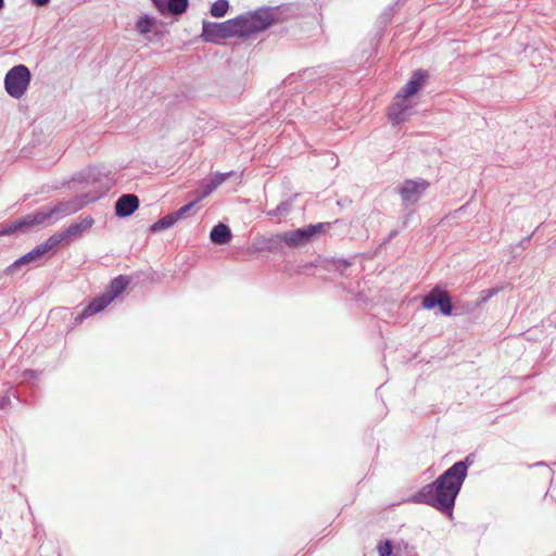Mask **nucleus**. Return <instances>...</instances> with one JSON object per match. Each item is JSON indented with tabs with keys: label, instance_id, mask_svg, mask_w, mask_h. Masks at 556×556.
<instances>
[{
	"label": "nucleus",
	"instance_id": "11",
	"mask_svg": "<svg viewBox=\"0 0 556 556\" xmlns=\"http://www.w3.org/2000/svg\"><path fill=\"white\" fill-rule=\"evenodd\" d=\"M139 198L134 193H125L115 202V215L124 218L130 216L139 207Z\"/></svg>",
	"mask_w": 556,
	"mask_h": 556
},
{
	"label": "nucleus",
	"instance_id": "26",
	"mask_svg": "<svg viewBox=\"0 0 556 556\" xmlns=\"http://www.w3.org/2000/svg\"><path fill=\"white\" fill-rule=\"evenodd\" d=\"M197 204V201H191L185 205H182L180 208H178L175 212H172L173 216L175 217L176 222L184 218Z\"/></svg>",
	"mask_w": 556,
	"mask_h": 556
},
{
	"label": "nucleus",
	"instance_id": "19",
	"mask_svg": "<svg viewBox=\"0 0 556 556\" xmlns=\"http://www.w3.org/2000/svg\"><path fill=\"white\" fill-rule=\"evenodd\" d=\"M473 464V455L469 454L465 459L456 462L448 469L453 475L465 481L469 467Z\"/></svg>",
	"mask_w": 556,
	"mask_h": 556
},
{
	"label": "nucleus",
	"instance_id": "13",
	"mask_svg": "<svg viewBox=\"0 0 556 556\" xmlns=\"http://www.w3.org/2000/svg\"><path fill=\"white\" fill-rule=\"evenodd\" d=\"M47 252L43 250L41 244L36 245L29 252L17 258L10 266H8L4 270L7 275H12L16 273L20 268L25 265H28L33 262L40 260Z\"/></svg>",
	"mask_w": 556,
	"mask_h": 556
},
{
	"label": "nucleus",
	"instance_id": "6",
	"mask_svg": "<svg viewBox=\"0 0 556 556\" xmlns=\"http://www.w3.org/2000/svg\"><path fill=\"white\" fill-rule=\"evenodd\" d=\"M329 223H317L308 226L283 232L285 244L296 249L308 244L314 237L329 228Z\"/></svg>",
	"mask_w": 556,
	"mask_h": 556
},
{
	"label": "nucleus",
	"instance_id": "1",
	"mask_svg": "<svg viewBox=\"0 0 556 556\" xmlns=\"http://www.w3.org/2000/svg\"><path fill=\"white\" fill-rule=\"evenodd\" d=\"M92 182L96 184V190L77 195L73 199L60 201L52 206H43L31 214H26L10 224L4 225L1 230V236H11L17 231L26 232L29 228L40 225H51L56 223L59 219L74 214L100 199L113 186V179L109 174H102L100 172H92L89 175Z\"/></svg>",
	"mask_w": 556,
	"mask_h": 556
},
{
	"label": "nucleus",
	"instance_id": "16",
	"mask_svg": "<svg viewBox=\"0 0 556 556\" xmlns=\"http://www.w3.org/2000/svg\"><path fill=\"white\" fill-rule=\"evenodd\" d=\"M112 301L113 300H111L110 296L104 292L100 296H97L90 301V303L79 314V318L84 319L103 311L106 306L110 305Z\"/></svg>",
	"mask_w": 556,
	"mask_h": 556
},
{
	"label": "nucleus",
	"instance_id": "3",
	"mask_svg": "<svg viewBox=\"0 0 556 556\" xmlns=\"http://www.w3.org/2000/svg\"><path fill=\"white\" fill-rule=\"evenodd\" d=\"M236 20H238L239 37L244 38L269 28L275 22V16L270 8L264 7L240 14Z\"/></svg>",
	"mask_w": 556,
	"mask_h": 556
},
{
	"label": "nucleus",
	"instance_id": "15",
	"mask_svg": "<svg viewBox=\"0 0 556 556\" xmlns=\"http://www.w3.org/2000/svg\"><path fill=\"white\" fill-rule=\"evenodd\" d=\"M93 224L94 219L90 215L79 217L78 222L72 223L66 229H64L65 236L68 240L79 237L80 235L89 230Z\"/></svg>",
	"mask_w": 556,
	"mask_h": 556
},
{
	"label": "nucleus",
	"instance_id": "22",
	"mask_svg": "<svg viewBox=\"0 0 556 556\" xmlns=\"http://www.w3.org/2000/svg\"><path fill=\"white\" fill-rule=\"evenodd\" d=\"M68 240L65 236L64 230L61 232H55L52 236H50L45 242L40 243L43 248V250L48 253L50 250L58 247L61 242Z\"/></svg>",
	"mask_w": 556,
	"mask_h": 556
},
{
	"label": "nucleus",
	"instance_id": "21",
	"mask_svg": "<svg viewBox=\"0 0 556 556\" xmlns=\"http://www.w3.org/2000/svg\"><path fill=\"white\" fill-rule=\"evenodd\" d=\"M176 219L172 213L163 216L150 227L151 232H157L164 229H168L176 224Z\"/></svg>",
	"mask_w": 556,
	"mask_h": 556
},
{
	"label": "nucleus",
	"instance_id": "25",
	"mask_svg": "<svg viewBox=\"0 0 556 556\" xmlns=\"http://www.w3.org/2000/svg\"><path fill=\"white\" fill-rule=\"evenodd\" d=\"M292 203L290 201L280 202L274 210L267 212L270 217H280L287 215L291 211Z\"/></svg>",
	"mask_w": 556,
	"mask_h": 556
},
{
	"label": "nucleus",
	"instance_id": "9",
	"mask_svg": "<svg viewBox=\"0 0 556 556\" xmlns=\"http://www.w3.org/2000/svg\"><path fill=\"white\" fill-rule=\"evenodd\" d=\"M236 175L235 172H227V173H214L211 175L208 180L203 181L200 186L199 193L197 195L195 201L199 202L203 200L204 198L208 197L217 187H219L222 184H224L229 177Z\"/></svg>",
	"mask_w": 556,
	"mask_h": 556
},
{
	"label": "nucleus",
	"instance_id": "2",
	"mask_svg": "<svg viewBox=\"0 0 556 556\" xmlns=\"http://www.w3.org/2000/svg\"><path fill=\"white\" fill-rule=\"evenodd\" d=\"M464 481L446 469L433 482L422 486L413 495L412 502L429 505L443 514H453L457 495Z\"/></svg>",
	"mask_w": 556,
	"mask_h": 556
},
{
	"label": "nucleus",
	"instance_id": "27",
	"mask_svg": "<svg viewBox=\"0 0 556 556\" xmlns=\"http://www.w3.org/2000/svg\"><path fill=\"white\" fill-rule=\"evenodd\" d=\"M379 556H391L393 552V546L390 541H386L384 543H380L378 545Z\"/></svg>",
	"mask_w": 556,
	"mask_h": 556
},
{
	"label": "nucleus",
	"instance_id": "28",
	"mask_svg": "<svg viewBox=\"0 0 556 556\" xmlns=\"http://www.w3.org/2000/svg\"><path fill=\"white\" fill-rule=\"evenodd\" d=\"M333 265L338 271L343 274V271L352 265V262L345 258H337L333 261Z\"/></svg>",
	"mask_w": 556,
	"mask_h": 556
},
{
	"label": "nucleus",
	"instance_id": "23",
	"mask_svg": "<svg viewBox=\"0 0 556 556\" xmlns=\"http://www.w3.org/2000/svg\"><path fill=\"white\" fill-rule=\"evenodd\" d=\"M229 10L228 0H216L210 9V13L214 17H224Z\"/></svg>",
	"mask_w": 556,
	"mask_h": 556
},
{
	"label": "nucleus",
	"instance_id": "10",
	"mask_svg": "<svg viewBox=\"0 0 556 556\" xmlns=\"http://www.w3.org/2000/svg\"><path fill=\"white\" fill-rule=\"evenodd\" d=\"M428 78V72L425 70H417L413 73L409 80L402 87L397 93V98H409L416 94L425 85Z\"/></svg>",
	"mask_w": 556,
	"mask_h": 556
},
{
	"label": "nucleus",
	"instance_id": "31",
	"mask_svg": "<svg viewBox=\"0 0 556 556\" xmlns=\"http://www.w3.org/2000/svg\"><path fill=\"white\" fill-rule=\"evenodd\" d=\"M51 0H30L33 5L36 7H46L50 3Z\"/></svg>",
	"mask_w": 556,
	"mask_h": 556
},
{
	"label": "nucleus",
	"instance_id": "32",
	"mask_svg": "<svg viewBox=\"0 0 556 556\" xmlns=\"http://www.w3.org/2000/svg\"><path fill=\"white\" fill-rule=\"evenodd\" d=\"M530 239H531V236H528V237H526L525 239H522V240H521V242H520V247H521V248H523V249H526V248H527V245H528V244H529V242H530Z\"/></svg>",
	"mask_w": 556,
	"mask_h": 556
},
{
	"label": "nucleus",
	"instance_id": "5",
	"mask_svg": "<svg viewBox=\"0 0 556 556\" xmlns=\"http://www.w3.org/2000/svg\"><path fill=\"white\" fill-rule=\"evenodd\" d=\"M30 80L31 73L29 68L24 64H18L5 74L4 89L10 97L20 99L27 91Z\"/></svg>",
	"mask_w": 556,
	"mask_h": 556
},
{
	"label": "nucleus",
	"instance_id": "20",
	"mask_svg": "<svg viewBox=\"0 0 556 556\" xmlns=\"http://www.w3.org/2000/svg\"><path fill=\"white\" fill-rule=\"evenodd\" d=\"M282 244H285L283 232L265 238L262 249L268 252H280L282 250Z\"/></svg>",
	"mask_w": 556,
	"mask_h": 556
},
{
	"label": "nucleus",
	"instance_id": "12",
	"mask_svg": "<svg viewBox=\"0 0 556 556\" xmlns=\"http://www.w3.org/2000/svg\"><path fill=\"white\" fill-rule=\"evenodd\" d=\"M162 14L181 15L189 8V0H151Z\"/></svg>",
	"mask_w": 556,
	"mask_h": 556
},
{
	"label": "nucleus",
	"instance_id": "7",
	"mask_svg": "<svg viewBox=\"0 0 556 556\" xmlns=\"http://www.w3.org/2000/svg\"><path fill=\"white\" fill-rule=\"evenodd\" d=\"M429 186L430 184L422 178L404 180L397 188L403 206L406 208L414 206L422 198Z\"/></svg>",
	"mask_w": 556,
	"mask_h": 556
},
{
	"label": "nucleus",
	"instance_id": "17",
	"mask_svg": "<svg viewBox=\"0 0 556 556\" xmlns=\"http://www.w3.org/2000/svg\"><path fill=\"white\" fill-rule=\"evenodd\" d=\"M231 238L232 233L230 228L223 223L215 225L210 232V239L214 244H226L231 240Z\"/></svg>",
	"mask_w": 556,
	"mask_h": 556
},
{
	"label": "nucleus",
	"instance_id": "14",
	"mask_svg": "<svg viewBox=\"0 0 556 556\" xmlns=\"http://www.w3.org/2000/svg\"><path fill=\"white\" fill-rule=\"evenodd\" d=\"M408 98H397L389 110V118L394 125L405 122L412 110V105L407 102Z\"/></svg>",
	"mask_w": 556,
	"mask_h": 556
},
{
	"label": "nucleus",
	"instance_id": "4",
	"mask_svg": "<svg viewBox=\"0 0 556 556\" xmlns=\"http://www.w3.org/2000/svg\"><path fill=\"white\" fill-rule=\"evenodd\" d=\"M200 37L204 42L211 43H220L225 39L239 37L238 20L235 17L222 23L204 20Z\"/></svg>",
	"mask_w": 556,
	"mask_h": 556
},
{
	"label": "nucleus",
	"instance_id": "8",
	"mask_svg": "<svg viewBox=\"0 0 556 556\" xmlns=\"http://www.w3.org/2000/svg\"><path fill=\"white\" fill-rule=\"evenodd\" d=\"M421 306L425 309L439 307L444 316H451L453 313V303L448 292L439 286H435L422 298Z\"/></svg>",
	"mask_w": 556,
	"mask_h": 556
},
{
	"label": "nucleus",
	"instance_id": "18",
	"mask_svg": "<svg viewBox=\"0 0 556 556\" xmlns=\"http://www.w3.org/2000/svg\"><path fill=\"white\" fill-rule=\"evenodd\" d=\"M129 282L130 279L127 276L119 275L110 282L105 293L110 296L111 300H114L126 290Z\"/></svg>",
	"mask_w": 556,
	"mask_h": 556
},
{
	"label": "nucleus",
	"instance_id": "29",
	"mask_svg": "<svg viewBox=\"0 0 556 556\" xmlns=\"http://www.w3.org/2000/svg\"><path fill=\"white\" fill-rule=\"evenodd\" d=\"M497 292H498V290L495 289V288L486 289V290L481 291V293H480L481 294L480 302L481 303L488 302Z\"/></svg>",
	"mask_w": 556,
	"mask_h": 556
},
{
	"label": "nucleus",
	"instance_id": "33",
	"mask_svg": "<svg viewBox=\"0 0 556 556\" xmlns=\"http://www.w3.org/2000/svg\"><path fill=\"white\" fill-rule=\"evenodd\" d=\"M24 376L26 378L27 377L33 378V377H35V371L34 370H26V371H24Z\"/></svg>",
	"mask_w": 556,
	"mask_h": 556
},
{
	"label": "nucleus",
	"instance_id": "30",
	"mask_svg": "<svg viewBox=\"0 0 556 556\" xmlns=\"http://www.w3.org/2000/svg\"><path fill=\"white\" fill-rule=\"evenodd\" d=\"M11 403L10 396L4 395L0 399V409H4Z\"/></svg>",
	"mask_w": 556,
	"mask_h": 556
},
{
	"label": "nucleus",
	"instance_id": "34",
	"mask_svg": "<svg viewBox=\"0 0 556 556\" xmlns=\"http://www.w3.org/2000/svg\"><path fill=\"white\" fill-rule=\"evenodd\" d=\"M5 3H4V0H0V10H2L4 8Z\"/></svg>",
	"mask_w": 556,
	"mask_h": 556
},
{
	"label": "nucleus",
	"instance_id": "24",
	"mask_svg": "<svg viewBox=\"0 0 556 556\" xmlns=\"http://www.w3.org/2000/svg\"><path fill=\"white\" fill-rule=\"evenodd\" d=\"M155 18L149 15L141 16L136 23V30L142 35H147L152 30Z\"/></svg>",
	"mask_w": 556,
	"mask_h": 556
}]
</instances>
